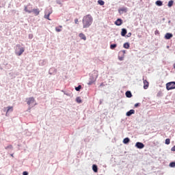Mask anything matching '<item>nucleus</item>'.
<instances>
[{"mask_svg": "<svg viewBox=\"0 0 175 175\" xmlns=\"http://www.w3.org/2000/svg\"><path fill=\"white\" fill-rule=\"evenodd\" d=\"M126 33H127L126 29H122L121 35H122V36H125V35H126Z\"/></svg>", "mask_w": 175, "mask_h": 175, "instance_id": "obj_18", "label": "nucleus"}, {"mask_svg": "<svg viewBox=\"0 0 175 175\" xmlns=\"http://www.w3.org/2000/svg\"><path fill=\"white\" fill-rule=\"evenodd\" d=\"M23 175H28V172H23Z\"/></svg>", "mask_w": 175, "mask_h": 175, "instance_id": "obj_36", "label": "nucleus"}, {"mask_svg": "<svg viewBox=\"0 0 175 175\" xmlns=\"http://www.w3.org/2000/svg\"><path fill=\"white\" fill-rule=\"evenodd\" d=\"M103 85V83H101V85Z\"/></svg>", "mask_w": 175, "mask_h": 175, "instance_id": "obj_40", "label": "nucleus"}, {"mask_svg": "<svg viewBox=\"0 0 175 175\" xmlns=\"http://www.w3.org/2000/svg\"><path fill=\"white\" fill-rule=\"evenodd\" d=\"M79 36L80 38V39H82V40H87V37L85 36V35L83 33H80L79 34Z\"/></svg>", "mask_w": 175, "mask_h": 175, "instance_id": "obj_12", "label": "nucleus"}, {"mask_svg": "<svg viewBox=\"0 0 175 175\" xmlns=\"http://www.w3.org/2000/svg\"><path fill=\"white\" fill-rule=\"evenodd\" d=\"M50 14H51V12H49L48 14H45L44 18L50 21Z\"/></svg>", "mask_w": 175, "mask_h": 175, "instance_id": "obj_26", "label": "nucleus"}, {"mask_svg": "<svg viewBox=\"0 0 175 175\" xmlns=\"http://www.w3.org/2000/svg\"><path fill=\"white\" fill-rule=\"evenodd\" d=\"M25 12H26V13H31L32 10H29L28 9V6H25V9H24Z\"/></svg>", "mask_w": 175, "mask_h": 175, "instance_id": "obj_21", "label": "nucleus"}, {"mask_svg": "<svg viewBox=\"0 0 175 175\" xmlns=\"http://www.w3.org/2000/svg\"><path fill=\"white\" fill-rule=\"evenodd\" d=\"M115 25L120 27V25H122V20L121 18H118L115 22Z\"/></svg>", "mask_w": 175, "mask_h": 175, "instance_id": "obj_11", "label": "nucleus"}, {"mask_svg": "<svg viewBox=\"0 0 175 175\" xmlns=\"http://www.w3.org/2000/svg\"><path fill=\"white\" fill-rule=\"evenodd\" d=\"M62 25L55 27V31H56V32H61V31H62L61 29H62Z\"/></svg>", "mask_w": 175, "mask_h": 175, "instance_id": "obj_22", "label": "nucleus"}, {"mask_svg": "<svg viewBox=\"0 0 175 175\" xmlns=\"http://www.w3.org/2000/svg\"><path fill=\"white\" fill-rule=\"evenodd\" d=\"M139 105H140V104L139 103L135 104V107H139Z\"/></svg>", "mask_w": 175, "mask_h": 175, "instance_id": "obj_35", "label": "nucleus"}, {"mask_svg": "<svg viewBox=\"0 0 175 175\" xmlns=\"http://www.w3.org/2000/svg\"><path fill=\"white\" fill-rule=\"evenodd\" d=\"M123 47L124 49H129V43H128V42L124 43L123 45Z\"/></svg>", "mask_w": 175, "mask_h": 175, "instance_id": "obj_27", "label": "nucleus"}, {"mask_svg": "<svg viewBox=\"0 0 175 175\" xmlns=\"http://www.w3.org/2000/svg\"><path fill=\"white\" fill-rule=\"evenodd\" d=\"M92 16L91 15L88 14L85 16L82 20L83 28H88L91 24H92Z\"/></svg>", "mask_w": 175, "mask_h": 175, "instance_id": "obj_1", "label": "nucleus"}, {"mask_svg": "<svg viewBox=\"0 0 175 175\" xmlns=\"http://www.w3.org/2000/svg\"><path fill=\"white\" fill-rule=\"evenodd\" d=\"M11 157H13V154H11Z\"/></svg>", "mask_w": 175, "mask_h": 175, "instance_id": "obj_41", "label": "nucleus"}, {"mask_svg": "<svg viewBox=\"0 0 175 175\" xmlns=\"http://www.w3.org/2000/svg\"><path fill=\"white\" fill-rule=\"evenodd\" d=\"M166 89L167 91L175 89V82H170L166 84Z\"/></svg>", "mask_w": 175, "mask_h": 175, "instance_id": "obj_4", "label": "nucleus"}, {"mask_svg": "<svg viewBox=\"0 0 175 175\" xmlns=\"http://www.w3.org/2000/svg\"><path fill=\"white\" fill-rule=\"evenodd\" d=\"M165 144H170V139L167 138L165 139Z\"/></svg>", "mask_w": 175, "mask_h": 175, "instance_id": "obj_30", "label": "nucleus"}, {"mask_svg": "<svg viewBox=\"0 0 175 175\" xmlns=\"http://www.w3.org/2000/svg\"><path fill=\"white\" fill-rule=\"evenodd\" d=\"M154 33H155L156 35H158V34H159V31H158V30H156V31H154Z\"/></svg>", "mask_w": 175, "mask_h": 175, "instance_id": "obj_33", "label": "nucleus"}, {"mask_svg": "<svg viewBox=\"0 0 175 175\" xmlns=\"http://www.w3.org/2000/svg\"><path fill=\"white\" fill-rule=\"evenodd\" d=\"M116 47H117V44H113L110 45L111 50H114V49H116Z\"/></svg>", "mask_w": 175, "mask_h": 175, "instance_id": "obj_23", "label": "nucleus"}, {"mask_svg": "<svg viewBox=\"0 0 175 175\" xmlns=\"http://www.w3.org/2000/svg\"><path fill=\"white\" fill-rule=\"evenodd\" d=\"M155 3L157 6H162V5H163V3L160 0L157 1Z\"/></svg>", "mask_w": 175, "mask_h": 175, "instance_id": "obj_17", "label": "nucleus"}, {"mask_svg": "<svg viewBox=\"0 0 175 175\" xmlns=\"http://www.w3.org/2000/svg\"><path fill=\"white\" fill-rule=\"evenodd\" d=\"M75 24H78L79 19H77V18L75 19Z\"/></svg>", "mask_w": 175, "mask_h": 175, "instance_id": "obj_32", "label": "nucleus"}, {"mask_svg": "<svg viewBox=\"0 0 175 175\" xmlns=\"http://www.w3.org/2000/svg\"><path fill=\"white\" fill-rule=\"evenodd\" d=\"M170 166L172 167H175V162H172V163L170 164Z\"/></svg>", "mask_w": 175, "mask_h": 175, "instance_id": "obj_31", "label": "nucleus"}, {"mask_svg": "<svg viewBox=\"0 0 175 175\" xmlns=\"http://www.w3.org/2000/svg\"><path fill=\"white\" fill-rule=\"evenodd\" d=\"M16 47H21L20 44H17Z\"/></svg>", "mask_w": 175, "mask_h": 175, "instance_id": "obj_38", "label": "nucleus"}, {"mask_svg": "<svg viewBox=\"0 0 175 175\" xmlns=\"http://www.w3.org/2000/svg\"><path fill=\"white\" fill-rule=\"evenodd\" d=\"M128 12V8L126 7H123L118 9V13L120 14H124V13H126Z\"/></svg>", "mask_w": 175, "mask_h": 175, "instance_id": "obj_5", "label": "nucleus"}, {"mask_svg": "<svg viewBox=\"0 0 175 175\" xmlns=\"http://www.w3.org/2000/svg\"><path fill=\"white\" fill-rule=\"evenodd\" d=\"M135 147H137V148L142 149V148H144V145L142 142H137L135 144Z\"/></svg>", "mask_w": 175, "mask_h": 175, "instance_id": "obj_8", "label": "nucleus"}, {"mask_svg": "<svg viewBox=\"0 0 175 175\" xmlns=\"http://www.w3.org/2000/svg\"><path fill=\"white\" fill-rule=\"evenodd\" d=\"M131 36H132V33H129L127 35L128 38L131 37Z\"/></svg>", "mask_w": 175, "mask_h": 175, "instance_id": "obj_37", "label": "nucleus"}, {"mask_svg": "<svg viewBox=\"0 0 175 175\" xmlns=\"http://www.w3.org/2000/svg\"><path fill=\"white\" fill-rule=\"evenodd\" d=\"M174 69H175V64H174Z\"/></svg>", "mask_w": 175, "mask_h": 175, "instance_id": "obj_39", "label": "nucleus"}, {"mask_svg": "<svg viewBox=\"0 0 175 175\" xmlns=\"http://www.w3.org/2000/svg\"><path fill=\"white\" fill-rule=\"evenodd\" d=\"M131 114H135V111L133 109H131L130 111L126 112V116H127V117H131Z\"/></svg>", "mask_w": 175, "mask_h": 175, "instance_id": "obj_14", "label": "nucleus"}, {"mask_svg": "<svg viewBox=\"0 0 175 175\" xmlns=\"http://www.w3.org/2000/svg\"><path fill=\"white\" fill-rule=\"evenodd\" d=\"M24 51H25V49H24V47H21L20 48V51H16L15 54H16V55L20 57V55H23V53H24Z\"/></svg>", "mask_w": 175, "mask_h": 175, "instance_id": "obj_6", "label": "nucleus"}, {"mask_svg": "<svg viewBox=\"0 0 175 175\" xmlns=\"http://www.w3.org/2000/svg\"><path fill=\"white\" fill-rule=\"evenodd\" d=\"M4 111H6L5 116H8V113L13 111V107H4Z\"/></svg>", "mask_w": 175, "mask_h": 175, "instance_id": "obj_7", "label": "nucleus"}, {"mask_svg": "<svg viewBox=\"0 0 175 175\" xmlns=\"http://www.w3.org/2000/svg\"><path fill=\"white\" fill-rule=\"evenodd\" d=\"M31 12H33V14H35V16H39L40 13V10L38 8H34L31 10Z\"/></svg>", "mask_w": 175, "mask_h": 175, "instance_id": "obj_10", "label": "nucleus"}, {"mask_svg": "<svg viewBox=\"0 0 175 175\" xmlns=\"http://www.w3.org/2000/svg\"><path fill=\"white\" fill-rule=\"evenodd\" d=\"M76 100H77V103H81V98L77 97Z\"/></svg>", "mask_w": 175, "mask_h": 175, "instance_id": "obj_28", "label": "nucleus"}, {"mask_svg": "<svg viewBox=\"0 0 175 175\" xmlns=\"http://www.w3.org/2000/svg\"><path fill=\"white\" fill-rule=\"evenodd\" d=\"M173 3H174V1L171 0V1H170L168 2L167 6H168L169 8H172V6H173Z\"/></svg>", "mask_w": 175, "mask_h": 175, "instance_id": "obj_25", "label": "nucleus"}, {"mask_svg": "<svg viewBox=\"0 0 175 175\" xmlns=\"http://www.w3.org/2000/svg\"><path fill=\"white\" fill-rule=\"evenodd\" d=\"M92 170L94 172H98V166H96V165H92Z\"/></svg>", "mask_w": 175, "mask_h": 175, "instance_id": "obj_20", "label": "nucleus"}, {"mask_svg": "<svg viewBox=\"0 0 175 175\" xmlns=\"http://www.w3.org/2000/svg\"><path fill=\"white\" fill-rule=\"evenodd\" d=\"M120 54H122V56H120V55L118 56L119 61H124V54H125V51H120Z\"/></svg>", "mask_w": 175, "mask_h": 175, "instance_id": "obj_13", "label": "nucleus"}, {"mask_svg": "<svg viewBox=\"0 0 175 175\" xmlns=\"http://www.w3.org/2000/svg\"><path fill=\"white\" fill-rule=\"evenodd\" d=\"M171 38H173V34L170 33H167L165 36V39H171Z\"/></svg>", "mask_w": 175, "mask_h": 175, "instance_id": "obj_15", "label": "nucleus"}, {"mask_svg": "<svg viewBox=\"0 0 175 175\" xmlns=\"http://www.w3.org/2000/svg\"><path fill=\"white\" fill-rule=\"evenodd\" d=\"M26 102L29 106H31V105L36 106V100H35V98H33V97H29V98H27Z\"/></svg>", "mask_w": 175, "mask_h": 175, "instance_id": "obj_2", "label": "nucleus"}, {"mask_svg": "<svg viewBox=\"0 0 175 175\" xmlns=\"http://www.w3.org/2000/svg\"><path fill=\"white\" fill-rule=\"evenodd\" d=\"M98 5H100V6H103V5H105V1H103V0H98Z\"/></svg>", "mask_w": 175, "mask_h": 175, "instance_id": "obj_24", "label": "nucleus"}, {"mask_svg": "<svg viewBox=\"0 0 175 175\" xmlns=\"http://www.w3.org/2000/svg\"><path fill=\"white\" fill-rule=\"evenodd\" d=\"M126 96L127 98H132V93H131L130 91H127V92H126Z\"/></svg>", "mask_w": 175, "mask_h": 175, "instance_id": "obj_19", "label": "nucleus"}, {"mask_svg": "<svg viewBox=\"0 0 175 175\" xmlns=\"http://www.w3.org/2000/svg\"><path fill=\"white\" fill-rule=\"evenodd\" d=\"M76 91H80L81 90V85H79L78 87L75 88Z\"/></svg>", "mask_w": 175, "mask_h": 175, "instance_id": "obj_29", "label": "nucleus"}, {"mask_svg": "<svg viewBox=\"0 0 175 175\" xmlns=\"http://www.w3.org/2000/svg\"><path fill=\"white\" fill-rule=\"evenodd\" d=\"M171 151H175V146H174L171 148Z\"/></svg>", "mask_w": 175, "mask_h": 175, "instance_id": "obj_34", "label": "nucleus"}, {"mask_svg": "<svg viewBox=\"0 0 175 175\" xmlns=\"http://www.w3.org/2000/svg\"><path fill=\"white\" fill-rule=\"evenodd\" d=\"M129 142H131V139H129V138H128V137H126L123 139L124 144H128V143H129Z\"/></svg>", "mask_w": 175, "mask_h": 175, "instance_id": "obj_16", "label": "nucleus"}, {"mask_svg": "<svg viewBox=\"0 0 175 175\" xmlns=\"http://www.w3.org/2000/svg\"><path fill=\"white\" fill-rule=\"evenodd\" d=\"M144 81V90H147L148 88V86L150 85V83L147 81V80L143 79Z\"/></svg>", "mask_w": 175, "mask_h": 175, "instance_id": "obj_9", "label": "nucleus"}, {"mask_svg": "<svg viewBox=\"0 0 175 175\" xmlns=\"http://www.w3.org/2000/svg\"><path fill=\"white\" fill-rule=\"evenodd\" d=\"M94 74H95V78L94 77H90V81L88 83V85H92V84H94V83H95V81H96V79H98V71H94Z\"/></svg>", "mask_w": 175, "mask_h": 175, "instance_id": "obj_3", "label": "nucleus"}]
</instances>
